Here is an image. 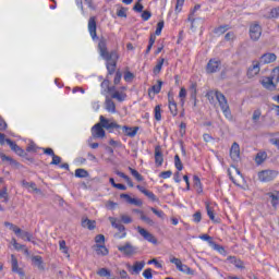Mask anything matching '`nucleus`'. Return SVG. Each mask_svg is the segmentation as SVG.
I'll use <instances>...</instances> for the list:
<instances>
[{
	"instance_id": "obj_19",
	"label": "nucleus",
	"mask_w": 279,
	"mask_h": 279,
	"mask_svg": "<svg viewBox=\"0 0 279 279\" xmlns=\"http://www.w3.org/2000/svg\"><path fill=\"white\" fill-rule=\"evenodd\" d=\"M227 260H229V263H231V265H234V267H236V269H245V263H243V260H241L234 256H229L227 258Z\"/></svg>"
},
{
	"instance_id": "obj_23",
	"label": "nucleus",
	"mask_w": 279,
	"mask_h": 279,
	"mask_svg": "<svg viewBox=\"0 0 279 279\" xmlns=\"http://www.w3.org/2000/svg\"><path fill=\"white\" fill-rule=\"evenodd\" d=\"M109 221L112 226V228H116V230H119V232H124L125 231V226L121 225L117 218L114 217H109Z\"/></svg>"
},
{
	"instance_id": "obj_8",
	"label": "nucleus",
	"mask_w": 279,
	"mask_h": 279,
	"mask_svg": "<svg viewBox=\"0 0 279 279\" xmlns=\"http://www.w3.org/2000/svg\"><path fill=\"white\" fill-rule=\"evenodd\" d=\"M263 35V28L260 24L254 23L250 26V36L253 40H258Z\"/></svg>"
},
{
	"instance_id": "obj_63",
	"label": "nucleus",
	"mask_w": 279,
	"mask_h": 279,
	"mask_svg": "<svg viewBox=\"0 0 279 279\" xmlns=\"http://www.w3.org/2000/svg\"><path fill=\"white\" fill-rule=\"evenodd\" d=\"M60 162H62V158L58 155H54L50 165H60Z\"/></svg>"
},
{
	"instance_id": "obj_53",
	"label": "nucleus",
	"mask_w": 279,
	"mask_h": 279,
	"mask_svg": "<svg viewBox=\"0 0 279 279\" xmlns=\"http://www.w3.org/2000/svg\"><path fill=\"white\" fill-rule=\"evenodd\" d=\"M150 210H151V213H154V215L159 217V219H165V211L158 210V209H156L154 207H151Z\"/></svg>"
},
{
	"instance_id": "obj_7",
	"label": "nucleus",
	"mask_w": 279,
	"mask_h": 279,
	"mask_svg": "<svg viewBox=\"0 0 279 279\" xmlns=\"http://www.w3.org/2000/svg\"><path fill=\"white\" fill-rule=\"evenodd\" d=\"M136 230H137L138 234H141V236H143V239H145V241H148V243H153L154 245H156V243H158V240L156 239V236H154V234H151L146 229H144L142 227H137Z\"/></svg>"
},
{
	"instance_id": "obj_4",
	"label": "nucleus",
	"mask_w": 279,
	"mask_h": 279,
	"mask_svg": "<svg viewBox=\"0 0 279 279\" xmlns=\"http://www.w3.org/2000/svg\"><path fill=\"white\" fill-rule=\"evenodd\" d=\"M119 252H121V254H123L124 256H134V254L138 253V248L134 245H132V243L126 242L124 245L118 246Z\"/></svg>"
},
{
	"instance_id": "obj_33",
	"label": "nucleus",
	"mask_w": 279,
	"mask_h": 279,
	"mask_svg": "<svg viewBox=\"0 0 279 279\" xmlns=\"http://www.w3.org/2000/svg\"><path fill=\"white\" fill-rule=\"evenodd\" d=\"M267 160V153H257L255 157L256 165H263Z\"/></svg>"
},
{
	"instance_id": "obj_36",
	"label": "nucleus",
	"mask_w": 279,
	"mask_h": 279,
	"mask_svg": "<svg viewBox=\"0 0 279 279\" xmlns=\"http://www.w3.org/2000/svg\"><path fill=\"white\" fill-rule=\"evenodd\" d=\"M33 263L38 267V269H45V266H43V257L41 256H33L32 258Z\"/></svg>"
},
{
	"instance_id": "obj_40",
	"label": "nucleus",
	"mask_w": 279,
	"mask_h": 279,
	"mask_svg": "<svg viewBox=\"0 0 279 279\" xmlns=\"http://www.w3.org/2000/svg\"><path fill=\"white\" fill-rule=\"evenodd\" d=\"M129 171L131 172L133 178H135V180H137V182H143V175L138 171H136V169L129 168Z\"/></svg>"
},
{
	"instance_id": "obj_44",
	"label": "nucleus",
	"mask_w": 279,
	"mask_h": 279,
	"mask_svg": "<svg viewBox=\"0 0 279 279\" xmlns=\"http://www.w3.org/2000/svg\"><path fill=\"white\" fill-rule=\"evenodd\" d=\"M193 180H194V186L197 193H202V181L199 180V177L194 175Z\"/></svg>"
},
{
	"instance_id": "obj_24",
	"label": "nucleus",
	"mask_w": 279,
	"mask_h": 279,
	"mask_svg": "<svg viewBox=\"0 0 279 279\" xmlns=\"http://www.w3.org/2000/svg\"><path fill=\"white\" fill-rule=\"evenodd\" d=\"M96 223L97 222L95 220H90L88 218L82 220L83 228H87V230H95Z\"/></svg>"
},
{
	"instance_id": "obj_21",
	"label": "nucleus",
	"mask_w": 279,
	"mask_h": 279,
	"mask_svg": "<svg viewBox=\"0 0 279 279\" xmlns=\"http://www.w3.org/2000/svg\"><path fill=\"white\" fill-rule=\"evenodd\" d=\"M11 267L14 274H20V276H23V270L19 268V259H16V256L14 255H11Z\"/></svg>"
},
{
	"instance_id": "obj_18",
	"label": "nucleus",
	"mask_w": 279,
	"mask_h": 279,
	"mask_svg": "<svg viewBox=\"0 0 279 279\" xmlns=\"http://www.w3.org/2000/svg\"><path fill=\"white\" fill-rule=\"evenodd\" d=\"M105 108L107 112H110L111 114H114V112H117V105L109 97H107L105 100Z\"/></svg>"
},
{
	"instance_id": "obj_35",
	"label": "nucleus",
	"mask_w": 279,
	"mask_h": 279,
	"mask_svg": "<svg viewBox=\"0 0 279 279\" xmlns=\"http://www.w3.org/2000/svg\"><path fill=\"white\" fill-rule=\"evenodd\" d=\"M89 173L86 169L78 168L75 170V178H88Z\"/></svg>"
},
{
	"instance_id": "obj_28",
	"label": "nucleus",
	"mask_w": 279,
	"mask_h": 279,
	"mask_svg": "<svg viewBox=\"0 0 279 279\" xmlns=\"http://www.w3.org/2000/svg\"><path fill=\"white\" fill-rule=\"evenodd\" d=\"M22 239H26V241L31 242L33 245H36V241H34V235L27 231H23L17 235Z\"/></svg>"
},
{
	"instance_id": "obj_26",
	"label": "nucleus",
	"mask_w": 279,
	"mask_h": 279,
	"mask_svg": "<svg viewBox=\"0 0 279 279\" xmlns=\"http://www.w3.org/2000/svg\"><path fill=\"white\" fill-rule=\"evenodd\" d=\"M128 95L123 90H118L111 95V99H117V101H125Z\"/></svg>"
},
{
	"instance_id": "obj_27",
	"label": "nucleus",
	"mask_w": 279,
	"mask_h": 279,
	"mask_svg": "<svg viewBox=\"0 0 279 279\" xmlns=\"http://www.w3.org/2000/svg\"><path fill=\"white\" fill-rule=\"evenodd\" d=\"M95 250L98 256H108V248L106 247V245L96 244Z\"/></svg>"
},
{
	"instance_id": "obj_3",
	"label": "nucleus",
	"mask_w": 279,
	"mask_h": 279,
	"mask_svg": "<svg viewBox=\"0 0 279 279\" xmlns=\"http://www.w3.org/2000/svg\"><path fill=\"white\" fill-rule=\"evenodd\" d=\"M278 178V171L276 170H264L258 173V180L260 182H271Z\"/></svg>"
},
{
	"instance_id": "obj_46",
	"label": "nucleus",
	"mask_w": 279,
	"mask_h": 279,
	"mask_svg": "<svg viewBox=\"0 0 279 279\" xmlns=\"http://www.w3.org/2000/svg\"><path fill=\"white\" fill-rule=\"evenodd\" d=\"M260 116H262L260 109H256L252 116L253 123H258V121H260Z\"/></svg>"
},
{
	"instance_id": "obj_22",
	"label": "nucleus",
	"mask_w": 279,
	"mask_h": 279,
	"mask_svg": "<svg viewBox=\"0 0 279 279\" xmlns=\"http://www.w3.org/2000/svg\"><path fill=\"white\" fill-rule=\"evenodd\" d=\"M168 101H169V110L172 117H178V104H175V100H173V97H171V95L168 96Z\"/></svg>"
},
{
	"instance_id": "obj_5",
	"label": "nucleus",
	"mask_w": 279,
	"mask_h": 279,
	"mask_svg": "<svg viewBox=\"0 0 279 279\" xmlns=\"http://www.w3.org/2000/svg\"><path fill=\"white\" fill-rule=\"evenodd\" d=\"M170 263L175 265V267H177V269H179V271H182L183 274H187V276H193V269H191V267L182 264V260H180L179 258L173 257L170 259Z\"/></svg>"
},
{
	"instance_id": "obj_17",
	"label": "nucleus",
	"mask_w": 279,
	"mask_h": 279,
	"mask_svg": "<svg viewBox=\"0 0 279 279\" xmlns=\"http://www.w3.org/2000/svg\"><path fill=\"white\" fill-rule=\"evenodd\" d=\"M230 156L232 160H239V157L241 156V148L239 147V144L233 143L230 149Z\"/></svg>"
},
{
	"instance_id": "obj_59",
	"label": "nucleus",
	"mask_w": 279,
	"mask_h": 279,
	"mask_svg": "<svg viewBox=\"0 0 279 279\" xmlns=\"http://www.w3.org/2000/svg\"><path fill=\"white\" fill-rule=\"evenodd\" d=\"M117 206H119V204H117L112 201H108L106 203V208H108V210H114V208H117Z\"/></svg>"
},
{
	"instance_id": "obj_61",
	"label": "nucleus",
	"mask_w": 279,
	"mask_h": 279,
	"mask_svg": "<svg viewBox=\"0 0 279 279\" xmlns=\"http://www.w3.org/2000/svg\"><path fill=\"white\" fill-rule=\"evenodd\" d=\"M122 223H132V217L128 215H121L120 216Z\"/></svg>"
},
{
	"instance_id": "obj_41",
	"label": "nucleus",
	"mask_w": 279,
	"mask_h": 279,
	"mask_svg": "<svg viewBox=\"0 0 279 279\" xmlns=\"http://www.w3.org/2000/svg\"><path fill=\"white\" fill-rule=\"evenodd\" d=\"M174 167L178 169V171H182L184 169V166L182 165V160L180 159V155L174 156Z\"/></svg>"
},
{
	"instance_id": "obj_64",
	"label": "nucleus",
	"mask_w": 279,
	"mask_h": 279,
	"mask_svg": "<svg viewBox=\"0 0 279 279\" xmlns=\"http://www.w3.org/2000/svg\"><path fill=\"white\" fill-rule=\"evenodd\" d=\"M143 5L141 4V2H137L134 7L133 10L134 12H143Z\"/></svg>"
},
{
	"instance_id": "obj_1",
	"label": "nucleus",
	"mask_w": 279,
	"mask_h": 279,
	"mask_svg": "<svg viewBox=\"0 0 279 279\" xmlns=\"http://www.w3.org/2000/svg\"><path fill=\"white\" fill-rule=\"evenodd\" d=\"M98 49L101 58L107 61V77L114 75L117 73V62H119V53L117 50L108 51V46L106 39L101 38L98 43Z\"/></svg>"
},
{
	"instance_id": "obj_14",
	"label": "nucleus",
	"mask_w": 279,
	"mask_h": 279,
	"mask_svg": "<svg viewBox=\"0 0 279 279\" xmlns=\"http://www.w3.org/2000/svg\"><path fill=\"white\" fill-rule=\"evenodd\" d=\"M155 162L157 167H162V162H165V158L162 157V149L160 146L155 147Z\"/></svg>"
},
{
	"instance_id": "obj_20",
	"label": "nucleus",
	"mask_w": 279,
	"mask_h": 279,
	"mask_svg": "<svg viewBox=\"0 0 279 279\" xmlns=\"http://www.w3.org/2000/svg\"><path fill=\"white\" fill-rule=\"evenodd\" d=\"M262 86L268 90H276V84H274L272 77H265L262 80Z\"/></svg>"
},
{
	"instance_id": "obj_52",
	"label": "nucleus",
	"mask_w": 279,
	"mask_h": 279,
	"mask_svg": "<svg viewBox=\"0 0 279 279\" xmlns=\"http://www.w3.org/2000/svg\"><path fill=\"white\" fill-rule=\"evenodd\" d=\"M165 27V22H158L157 28L155 31L156 36H160L162 34V28Z\"/></svg>"
},
{
	"instance_id": "obj_9",
	"label": "nucleus",
	"mask_w": 279,
	"mask_h": 279,
	"mask_svg": "<svg viewBox=\"0 0 279 279\" xmlns=\"http://www.w3.org/2000/svg\"><path fill=\"white\" fill-rule=\"evenodd\" d=\"M106 137V131L104 130V126L100 122L95 124L92 128V138H105Z\"/></svg>"
},
{
	"instance_id": "obj_54",
	"label": "nucleus",
	"mask_w": 279,
	"mask_h": 279,
	"mask_svg": "<svg viewBox=\"0 0 279 279\" xmlns=\"http://www.w3.org/2000/svg\"><path fill=\"white\" fill-rule=\"evenodd\" d=\"M210 246L216 250L217 252H219L220 254H222V252H226V250L223 248V246L216 244L215 242H210Z\"/></svg>"
},
{
	"instance_id": "obj_31",
	"label": "nucleus",
	"mask_w": 279,
	"mask_h": 279,
	"mask_svg": "<svg viewBox=\"0 0 279 279\" xmlns=\"http://www.w3.org/2000/svg\"><path fill=\"white\" fill-rule=\"evenodd\" d=\"M165 64V58H160L157 60V64L155 65L153 73H155V75H158V73H160L162 71V65Z\"/></svg>"
},
{
	"instance_id": "obj_58",
	"label": "nucleus",
	"mask_w": 279,
	"mask_h": 279,
	"mask_svg": "<svg viewBox=\"0 0 279 279\" xmlns=\"http://www.w3.org/2000/svg\"><path fill=\"white\" fill-rule=\"evenodd\" d=\"M143 276L145 279H153L154 275L151 274V268H147L143 271Z\"/></svg>"
},
{
	"instance_id": "obj_39",
	"label": "nucleus",
	"mask_w": 279,
	"mask_h": 279,
	"mask_svg": "<svg viewBox=\"0 0 279 279\" xmlns=\"http://www.w3.org/2000/svg\"><path fill=\"white\" fill-rule=\"evenodd\" d=\"M269 197L271 198V206H274V208H276V206H278V204H279V192L271 193L269 195Z\"/></svg>"
},
{
	"instance_id": "obj_62",
	"label": "nucleus",
	"mask_w": 279,
	"mask_h": 279,
	"mask_svg": "<svg viewBox=\"0 0 279 279\" xmlns=\"http://www.w3.org/2000/svg\"><path fill=\"white\" fill-rule=\"evenodd\" d=\"M278 16H279V7L270 11V19H278Z\"/></svg>"
},
{
	"instance_id": "obj_60",
	"label": "nucleus",
	"mask_w": 279,
	"mask_h": 279,
	"mask_svg": "<svg viewBox=\"0 0 279 279\" xmlns=\"http://www.w3.org/2000/svg\"><path fill=\"white\" fill-rule=\"evenodd\" d=\"M226 32H228V25L219 26L215 29V34H226Z\"/></svg>"
},
{
	"instance_id": "obj_49",
	"label": "nucleus",
	"mask_w": 279,
	"mask_h": 279,
	"mask_svg": "<svg viewBox=\"0 0 279 279\" xmlns=\"http://www.w3.org/2000/svg\"><path fill=\"white\" fill-rule=\"evenodd\" d=\"M192 99H196L197 97V84L193 83L190 87Z\"/></svg>"
},
{
	"instance_id": "obj_45",
	"label": "nucleus",
	"mask_w": 279,
	"mask_h": 279,
	"mask_svg": "<svg viewBox=\"0 0 279 279\" xmlns=\"http://www.w3.org/2000/svg\"><path fill=\"white\" fill-rule=\"evenodd\" d=\"M206 210L209 219L211 221H215V210H213V207H210V204L206 203Z\"/></svg>"
},
{
	"instance_id": "obj_57",
	"label": "nucleus",
	"mask_w": 279,
	"mask_h": 279,
	"mask_svg": "<svg viewBox=\"0 0 279 279\" xmlns=\"http://www.w3.org/2000/svg\"><path fill=\"white\" fill-rule=\"evenodd\" d=\"M95 243L105 244L106 243V236L104 234H98L95 236Z\"/></svg>"
},
{
	"instance_id": "obj_29",
	"label": "nucleus",
	"mask_w": 279,
	"mask_h": 279,
	"mask_svg": "<svg viewBox=\"0 0 279 279\" xmlns=\"http://www.w3.org/2000/svg\"><path fill=\"white\" fill-rule=\"evenodd\" d=\"M4 226H5V228H9V230H12V232H14V234H16V235L21 234V232H22V229L12 222L5 221Z\"/></svg>"
},
{
	"instance_id": "obj_16",
	"label": "nucleus",
	"mask_w": 279,
	"mask_h": 279,
	"mask_svg": "<svg viewBox=\"0 0 279 279\" xmlns=\"http://www.w3.org/2000/svg\"><path fill=\"white\" fill-rule=\"evenodd\" d=\"M122 132L125 136H130V138H134L136 134H138V126L130 128V126H122Z\"/></svg>"
},
{
	"instance_id": "obj_37",
	"label": "nucleus",
	"mask_w": 279,
	"mask_h": 279,
	"mask_svg": "<svg viewBox=\"0 0 279 279\" xmlns=\"http://www.w3.org/2000/svg\"><path fill=\"white\" fill-rule=\"evenodd\" d=\"M160 90H162V81H157V84L151 86L150 92H153L154 95H158Z\"/></svg>"
},
{
	"instance_id": "obj_55",
	"label": "nucleus",
	"mask_w": 279,
	"mask_h": 279,
	"mask_svg": "<svg viewBox=\"0 0 279 279\" xmlns=\"http://www.w3.org/2000/svg\"><path fill=\"white\" fill-rule=\"evenodd\" d=\"M171 175H173V172L171 170H167V171L160 172L159 178H162L163 180H167Z\"/></svg>"
},
{
	"instance_id": "obj_47",
	"label": "nucleus",
	"mask_w": 279,
	"mask_h": 279,
	"mask_svg": "<svg viewBox=\"0 0 279 279\" xmlns=\"http://www.w3.org/2000/svg\"><path fill=\"white\" fill-rule=\"evenodd\" d=\"M38 149H40V147H38L36 144H34V143H31V144H28V146L26 147V151H28V153H37L38 151Z\"/></svg>"
},
{
	"instance_id": "obj_25",
	"label": "nucleus",
	"mask_w": 279,
	"mask_h": 279,
	"mask_svg": "<svg viewBox=\"0 0 279 279\" xmlns=\"http://www.w3.org/2000/svg\"><path fill=\"white\" fill-rule=\"evenodd\" d=\"M11 244L13 245L14 250H17V251L23 250L24 254H29V250H27V247H25V245L16 242V239L12 238Z\"/></svg>"
},
{
	"instance_id": "obj_42",
	"label": "nucleus",
	"mask_w": 279,
	"mask_h": 279,
	"mask_svg": "<svg viewBox=\"0 0 279 279\" xmlns=\"http://www.w3.org/2000/svg\"><path fill=\"white\" fill-rule=\"evenodd\" d=\"M221 94L219 90H210L207 93L206 97L209 101H215V98L217 99V95Z\"/></svg>"
},
{
	"instance_id": "obj_56",
	"label": "nucleus",
	"mask_w": 279,
	"mask_h": 279,
	"mask_svg": "<svg viewBox=\"0 0 279 279\" xmlns=\"http://www.w3.org/2000/svg\"><path fill=\"white\" fill-rule=\"evenodd\" d=\"M155 119L156 121H160L162 119V114L160 113V106L157 105L155 107Z\"/></svg>"
},
{
	"instance_id": "obj_12",
	"label": "nucleus",
	"mask_w": 279,
	"mask_h": 279,
	"mask_svg": "<svg viewBox=\"0 0 279 279\" xmlns=\"http://www.w3.org/2000/svg\"><path fill=\"white\" fill-rule=\"evenodd\" d=\"M260 73V62L253 61L252 65L247 70V77H256Z\"/></svg>"
},
{
	"instance_id": "obj_13",
	"label": "nucleus",
	"mask_w": 279,
	"mask_h": 279,
	"mask_svg": "<svg viewBox=\"0 0 279 279\" xmlns=\"http://www.w3.org/2000/svg\"><path fill=\"white\" fill-rule=\"evenodd\" d=\"M7 145H9V147L12 149V151L16 153L17 156H23V154H25V150H23V148H21L20 146H17L16 143L12 142V140L7 138L5 140Z\"/></svg>"
},
{
	"instance_id": "obj_38",
	"label": "nucleus",
	"mask_w": 279,
	"mask_h": 279,
	"mask_svg": "<svg viewBox=\"0 0 279 279\" xmlns=\"http://www.w3.org/2000/svg\"><path fill=\"white\" fill-rule=\"evenodd\" d=\"M97 276H100V278H110L111 274L108 268H100L97 270Z\"/></svg>"
},
{
	"instance_id": "obj_48",
	"label": "nucleus",
	"mask_w": 279,
	"mask_h": 279,
	"mask_svg": "<svg viewBox=\"0 0 279 279\" xmlns=\"http://www.w3.org/2000/svg\"><path fill=\"white\" fill-rule=\"evenodd\" d=\"M146 197H148V199H150V202H158V197L156 196V194H154V192L151 191H146V193L144 194Z\"/></svg>"
},
{
	"instance_id": "obj_15",
	"label": "nucleus",
	"mask_w": 279,
	"mask_h": 279,
	"mask_svg": "<svg viewBox=\"0 0 279 279\" xmlns=\"http://www.w3.org/2000/svg\"><path fill=\"white\" fill-rule=\"evenodd\" d=\"M277 58L276 53H265L260 57V62H263V64H271V62H276Z\"/></svg>"
},
{
	"instance_id": "obj_6",
	"label": "nucleus",
	"mask_w": 279,
	"mask_h": 279,
	"mask_svg": "<svg viewBox=\"0 0 279 279\" xmlns=\"http://www.w3.org/2000/svg\"><path fill=\"white\" fill-rule=\"evenodd\" d=\"M100 125L105 130H121V125L117 122L106 119L104 116H100Z\"/></svg>"
},
{
	"instance_id": "obj_32",
	"label": "nucleus",
	"mask_w": 279,
	"mask_h": 279,
	"mask_svg": "<svg viewBox=\"0 0 279 279\" xmlns=\"http://www.w3.org/2000/svg\"><path fill=\"white\" fill-rule=\"evenodd\" d=\"M117 16L120 19H128V8L118 5Z\"/></svg>"
},
{
	"instance_id": "obj_43",
	"label": "nucleus",
	"mask_w": 279,
	"mask_h": 279,
	"mask_svg": "<svg viewBox=\"0 0 279 279\" xmlns=\"http://www.w3.org/2000/svg\"><path fill=\"white\" fill-rule=\"evenodd\" d=\"M59 250L62 254H69V247H66V241L60 240L59 241Z\"/></svg>"
},
{
	"instance_id": "obj_34",
	"label": "nucleus",
	"mask_w": 279,
	"mask_h": 279,
	"mask_svg": "<svg viewBox=\"0 0 279 279\" xmlns=\"http://www.w3.org/2000/svg\"><path fill=\"white\" fill-rule=\"evenodd\" d=\"M22 185L25 189H31L32 191H35V193H40V190H38V187H36V183H34V182L22 181Z\"/></svg>"
},
{
	"instance_id": "obj_51",
	"label": "nucleus",
	"mask_w": 279,
	"mask_h": 279,
	"mask_svg": "<svg viewBox=\"0 0 279 279\" xmlns=\"http://www.w3.org/2000/svg\"><path fill=\"white\" fill-rule=\"evenodd\" d=\"M123 76V74L121 73V71H117L116 72V76H114V80H113V84L117 86L121 83V77Z\"/></svg>"
},
{
	"instance_id": "obj_10",
	"label": "nucleus",
	"mask_w": 279,
	"mask_h": 279,
	"mask_svg": "<svg viewBox=\"0 0 279 279\" xmlns=\"http://www.w3.org/2000/svg\"><path fill=\"white\" fill-rule=\"evenodd\" d=\"M88 32L93 40L97 38V17L92 16L88 20Z\"/></svg>"
},
{
	"instance_id": "obj_11",
	"label": "nucleus",
	"mask_w": 279,
	"mask_h": 279,
	"mask_svg": "<svg viewBox=\"0 0 279 279\" xmlns=\"http://www.w3.org/2000/svg\"><path fill=\"white\" fill-rule=\"evenodd\" d=\"M219 69H221V61L211 59L207 63L206 72L207 73H217V71H219Z\"/></svg>"
},
{
	"instance_id": "obj_50",
	"label": "nucleus",
	"mask_w": 279,
	"mask_h": 279,
	"mask_svg": "<svg viewBox=\"0 0 279 279\" xmlns=\"http://www.w3.org/2000/svg\"><path fill=\"white\" fill-rule=\"evenodd\" d=\"M141 219H142V221H144V222L147 223L148 226H154V220H153L151 218L147 217V216L145 215V213L142 214Z\"/></svg>"
},
{
	"instance_id": "obj_2",
	"label": "nucleus",
	"mask_w": 279,
	"mask_h": 279,
	"mask_svg": "<svg viewBox=\"0 0 279 279\" xmlns=\"http://www.w3.org/2000/svg\"><path fill=\"white\" fill-rule=\"evenodd\" d=\"M217 101L219 107L221 108L222 114L228 119V121H232V111L230 110V105H228V99L223 94H217Z\"/></svg>"
},
{
	"instance_id": "obj_30",
	"label": "nucleus",
	"mask_w": 279,
	"mask_h": 279,
	"mask_svg": "<svg viewBox=\"0 0 279 279\" xmlns=\"http://www.w3.org/2000/svg\"><path fill=\"white\" fill-rule=\"evenodd\" d=\"M145 268V262H135L132 266L133 274H141L143 269Z\"/></svg>"
}]
</instances>
